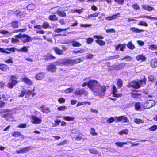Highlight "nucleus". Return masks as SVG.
<instances>
[{"label": "nucleus", "instance_id": "obj_1", "mask_svg": "<svg viewBox=\"0 0 157 157\" xmlns=\"http://www.w3.org/2000/svg\"><path fill=\"white\" fill-rule=\"evenodd\" d=\"M15 112V110L13 109H5L0 110V114H1V116L10 121H13V115Z\"/></svg>", "mask_w": 157, "mask_h": 157}, {"label": "nucleus", "instance_id": "obj_2", "mask_svg": "<svg viewBox=\"0 0 157 157\" xmlns=\"http://www.w3.org/2000/svg\"><path fill=\"white\" fill-rule=\"evenodd\" d=\"M106 90V86H105L100 85L94 92L95 95L102 98L105 95Z\"/></svg>", "mask_w": 157, "mask_h": 157}, {"label": "nucleus", "instance_id": "obj_3", "mask_svg": "<svg viewBox=\"0 0 157 157\" xmlns=\"http://www.w3.org/2000/svg\"><path fill=\"white\" fill-rule=\"evenodd\" d=\"M63 65L67 66L73 65L80 63L81 62V59L78 58L76 59H64L63 60Z\"/></svg>", "mask_w": 157, "mask_h": 157}, {"label": "nucleus", "instance_id": "obj_4", "mask_svg": "<svg viewBox=\"0 0 157 157\" xmlns=\"http://www.w3.org/2000/svg\"><path fill=\"white\" fill-rule=\"evenodd\" d=\"M100 85V84L98 81L90 80L89 81L88 88L94 92Z\"/></svg>", "mask_w": 157, "mask_h": 157}, {"label": "nucleus", "instance_id": "obj_5", "mask_svg": "<svg viewBox=\"0 0 157 157\" xmlns=\"http://www.w3.org/2000/svg\"><path fill=\"white\" fill-rule=\"evenodd\" d=\"M15 37L19 39L21 38V41L24 43H25L32 41V38L28 35L20 33L15 36Z\"/></svg>", "mask_w": 157, "mask_h": 157}, {"label": "nucleus", "instance_id": "obj_6", "mask_svg": "<svg viewBox=\"0 0 157 157\" xmlns=\"http://www.w3.org/2000/svg\"><path fill=\"white\" fill-rule=\"evenodd\" d=\"M93 37L94 38L97 39V40H95V42L100 46H102L105 45V42L101 40V39H103L104 38L103 36L94 35Z\"/></svg>", "mask_w": 157, "mask_h": 157}, {"label": "nucleus", "instance_id": "obj_7", "mask_svg": "<svg viewBox=\"0 0 157 157\" xmlns=\"http://www.w3.org/2000/svg\"><path fill=\"white\" fill-rule=\"evenodd\" d=\"M31 122L34 124H39L42 122L41 117L38 118L37 117L33 116L31 118Z\"/></svg>", "mask_w": 157, "mask_h": 157}, {"label": "nucleus", "instance_id": "obj_8", "mask_svg": "<svg viewBox=\"0 0 157 157\" xmlns=\"http://www.w3.org/2000/svg\"><path fill=\"white\" fill-rule=\"evenodd\" d=\"M56 69V67L53 63H51L49 65H48L46 67V70L47 71L51 72H55Z\"/></svg>", "mask_w": 157, "mask_h": 157}, {"label": "nucleus", "instance_id": "obj_9", "mask_svg": "<svg viewBox=\"0 0 157 157\" xmlns=\"http://www.w3.org/2000/svg\"><path fill=\"white\" fill-rule=\"evenodd\" d=\"M145 104L146 109H147L153 107L155 105V103L154 100H150L147 101L145 102Z\"/></svg>", "mask_w": 157, "mask_h": 157}, {"label": "nucleus", "instance_id": "obj_10", "mask_svg": "<svg viewBox=\"0 0 157 157\" xmlns=\"http://www.w3.org/2000/svg\"><path fill=\"white\" fill-rule=\"evenodd\" d=\"M143 79H141L139 80H138V88L141 86H143L146 84L147 78L144 75L143 76Z\"/></svg>", "mask_w": 157, "mask_h": 157}, {"label": "nucleus", "instance_id": "obj_11", "mask_svg": "<svg viewBox=\"0 0 157 157\" xmlns=\"http://www.w3.org/2000/svg\"><path fill=\"white\" fill-rule=\"evenodd\" d=\"M115 120L117 122L119 121H122L124 123L128 122V120L127 118L124 116L116 117H115Z\"/></svg>", "mask_w": 157, "mask_h": 157}, {"label": "nucleus", "instance_id": "obj_12", "mask_svg": "<svg viewBox=\"0 0 157 157\" xmlns=\"http://www.w3.org/2000/svg\"><path fill=\"white\" fill-rule=\"evenodd\" d=\"M15 48H6V49L0 48V52L3 53L9 54H10V52L7 51H6V50H8L11 52H15Z\"/></svg>", "mask_w": 157, "mask_h": 157}, {"label": "nucleus", "instance_id": "obj_13", "mask_svg": "<svg viewBox=\"0 0 157 157\" xmlns=\"http://www.w3.org/2000/svg\"><path fill=\"white\" fill-rule=\"evenodd\" d=\"M117 92L115 86L114 85L113 86V95L114 97L118 98L122 96V94L120 93H118Z\"/></svg>", "mask_w": 157, "mask_h": 157}, {"label": "nucleus", "instance_id": "obj_14", "mask_svg": "<svg viewBox=\"0 0 157 157\" xmlns=\"http://www.w3.org/2000/svg\"><path fill=\"white\" fill-rule=\"evenodd\" d=\"M128 86L132 87V89L137 90V82L134 81L131 82L128 85Z\"/></svg>", "mask_w": 157, "mask_h": 157}, {"label": "nucleus", "instance_id": "obj_15", "mask_svg": "<svg viewBox=\"0 0 157 157\" xmlns=\"http://www.w3.org/2000/svg\"><path fill=\"white\" fill-rule=\"evenodd\" d=\"M126 45L124 44H120L118 45H115L116 50L123 51L125 48Z\"/></svg>", "mask_w": 157, "mask_h": 157}, {"label": "nucleus", "instance_id": "obj_16", "mask_svg": "<svg viewBox=\"0 0 157 157\" xmlns=\"http://www.w3.org/2000/svg\"><path fill=\"white\" fill-rule=\"evenodd\" d=\"M120 14L118 13L116 14H114L113 16H108L105 17V19L106 20L111 21L113 19H117L119 17Z\"/></svg>", "mask_w": 157, "mask_h": 157}, {"label": "nucleus", "instance_id": "obj_17", "mask_svg": "<svg viewBox=\"0 0 157 157\" xmlns=\"http://www.w3.org/2000/svg\"><path fill=\"white\" fill-rule=\"evenodd\" d=\"M41 111L43 113H48L51 112L49 107H46L44 105H42L40 107Z\"/></svg>", "mask_w": 157, "mask_h": 157}, {"label": "nucleus", "instance_id": "obj_18", "mask_svg": "<svg viewBox=\"0 0 157 157\" xmlns=\"http://www.w3.org/2000/svg\"><path fill=\"white\" fill-rule=\"evenodd\" d=\"M125 66V64L122 63L118 65H114L113 67V69L116 70H119L124 67Z\"/></svg>", "mask_w": 157, "mask_h": 157}, {"label": "nucleus", "instance_id": "obj_19", "mask_svg": "<svg viewBox=\"0 0 157 157\" xmlns=\"http://www.w3.org/2000/svg\"><path fill=\"white\" fill-rule=\"evenodd\" d=\"M21 81L29 85H31L33 82L30 79L27 78H21Z\"/></svg>", "mask_w": 157, "mask_h": 157}, {"label": "nucleus", "instance_id": "obj_20", "mask_svg": "<svg viewBox=\"0 0 157 157\" xmlns=\"http://www.w3.org/2000/svg\"><path fill=\"white\" fill-rule=\"evenodd\" d=\"M55 52L58 55H60L63 54V50L59 49L57 47H54L53 48Z\"/></svg>", "mask_w": 157, "mask_h": 157}, {"label": "nucleus", "instance_id": "obj_21", "mask_svg": "<svg viewBox=\"0 0 157 157\" xmlns=\"http://www.w3.org/2000/svg\"><path fill=\"white\" fill-rule=\"evenodd\" d=\"M0 69L3 71L6 72L9 70V68L7 65L1 63L0 66Z\"/></svg>", "mask_w": 157, "mask_h": 157}, {"label": "nucleus", "instance_id": "obj_22", "mask_svg": "<svg viewBox=\"0 0 157 157\" xmlns=\"http://www.w3.org/2000/svg\"><path fill=\"white\" fill-rule=\"evenodd\" d=\"M69 43H72V45L74 47H78L81 46L82 44L79 42L74 41L73 40H70Z\"/></svg>", "mask_w": 157, "mask_h": 157}, {"label": "nucleus", "instance_id": "obj_23", "mask_svg": "<svg viewBox=\"0 0 157 157\" xmlns=\"http://www.w3.org/2000/svg\"><path fill=\"white\" fill-rule=\"evenodd\" d=\"M150 65L152 68L157 67V60L155 59H152L151 61Z\"/></svg>", "mask_w": 157, "mask_h": 157}, {"label": "nucleus", "instance_id": "obj_24", "mask_svg": "<svg viewBox=\"0 0 157 157\" xmlns=\"http://www.w3.org/2000/svg\"><path fill=\"white\" fill-rule=\"evenodd\" d=\"M146 60V57L145 56L142 54H140L138 55V61H140V62H144Z\"/></svg>", "mask_w": 157, "mask_h": 157}, {"label": "nucleus", "instance_id": "obj_25", "mask_svg": "<svg viewBox=\"0 0 157 157\" xmlns=\"http://www.w3.org/2000/svg\"><path fill=\"white\" fill-rule=\"evenodd\" d=\"M17 79V78L16 76H11L10 78V79L12 82V83H13L14 86L17 84L18 83V82L16 80V79Z\"/></svg>", "mask_w": 157, "mask_h": 157}, {"label": "nucleus", "instance_id": "obj_26", "mask_svg": "<svg viewBox=\"0 0 157 157\" xmlns=\"http://www.w3.org/2000/svg\"><path fill=\"white\" fill-rule=\"evenodd\" d=\"M145 106V103L143 104L138 102V110L141 111L146 109V108Z\"/></svg>", "mask_w": 157, "mask_h": 157}, {"label": "nucleus", "instance_id": "obj_27", "mask_svg": "<svg viewBox=\"0 0 157 157\" xmlns=\"http://www.w3.org/2000/svg\"><path fill=\"white\" fill-rule=\"evenodd\" d=\"M143 7L145 10L151 11L154 10V8L149 6V5H143Z\"/></svg>", "mask_w": 157, "mask_h": 157}, {"label": "nucleus", "instance_id": "obj_28", "mask_svg": "<svg viewBox=\"0 0 157 157\" xmlns=\"http://www.w3.org/2000/svg\"><path fill=\"white\" fill-rule=\"evenodd\" d=\"M44 74L43 73H41L37 75L35 77V78L37 80H41L44 77Z\"/></svg>", "mask_w": 157, "mask_h": 157}, {"label": "nucleus", "instance_id": "obj_29", "mask_svg": "<svg viewBox=\"0 0 157 157\" xmlns=\"http://www.w3.org/2000/svg\"><path fill=\"white\" fill-rule=\"evenodd\" d=\"M12 135L13 136L15 137L21 136L23 139L25 138L24 136L23 135H22L20 132L17 131H15L13 132L12 133Z\"/></svg>", "mask_w": 157, "mask_h": 157}, {"label": "nucleus", "instance_id": "obj_30", "mask_svg": "<svg viewBox=\"0 0 157 157\" xmlns=\"http://www.w3.org/2000/svg\"><path fill=\"white\" fill-rule=\"evenodd\" d=\"M84 92V89L79 90L76 89L74 92L75 94L76 95H81L83 94V92Z\"/></svg>", "mask_w": 157, "mask_h": 157}, {"label": "nucleus", "instance_id": "obj_31", "mask_svg": "<svg viewBox=\"0 0 157 157\" xmlns=\"http://www.w3.org/2000/svg\"><path fill=\"white\" fill-rule=\"evenodd\" d=\"M29 47L28 46H24L21 48L17 49V50L18 52H26L28 51V48Z\"/></svg>", "mask_w": 157, "mask_h": 157}, {"label": "nucleus", "instance_id": "obj_32", "mask_svg": "<svg viewBox=\"0 0 157 157\" xmlns=\"http://www.w3.org/2000/svg\"><path fill=\"white\" fill-rule=\"evenodd\" d=\"M32 146H29L22 149V153L28 152L30 150L32 149Z\"/></svg>", "mask_w": 157, "mask_h": 157}, {"label": "nucleus", "instance_id": "obj_33", "mask_svg": "<svg viewBox=\"0 0 157 157\" xmlns=\"http://www.w3.org/2000/svg\"><path fill=\"white\" fill-rule=\"evenodd\" d=\"M132 97L134 98H136L137 96V90H133L132 89Z\"/></svg>", "mask_w": 157, "mask_h": 157}, {"label": "nucleus", "instance_id": "obj_34", "mask_svg": "<svg viewBox=\"0 0 157 157\" xmlns=\"http://www.w3.org/2000/svg\"><path fill=\"white\" fill-rule=\"evenodd\" d=\"M115 144L117 147H122L124 145L127 144V143L126 142H116Z\"/></svg>", "mask_w": 157, "mask_h": 157}, {"label": "nucleus", "instance_id": "obj_35", "mask_svg": "<svg viewBox=\"0 0 157 157\" xmlns=\"http://www.w3.org/2000/svg\"><path fill=\"white\" fill-rule=\"evenodd\" d=\"M49 19L52 21H56L58 19V17L55 15H50L48 17Z\"/></svg>", "mask_w": 157, "mask_h": 157}, {"label": "nucleus", "instance_id": "obj_36", "mask_svg": "<svg viewBox=\"0 0 157 157\" xmlns=\"http://www.w3.org/2000/svg\"><path fill=\"white\" fill-rule=\"evenodd\" d=\"M64 120L67 121H72L74 120L75 118L73 117H69L68 116H63L62 117Z\"/></svg>", "mask_w": 157, "mask_h": 157}, {"label": "nucleus", "instance_id": "obj_37", "mask_svg": "<svg viewBox=\"0 0 157 157\" xmlns=\"http://www.w3.org/2000/svg\"><path fill=\"white\" fill-rule=\"evenodd\" d=\"M148 79L149 82H153L155 80L156 78L153 75H151L148 76Z\"/></svg>", "mask_w": 157, "mask_h": 157}, {"label": "nucleus", "instance_id": "obj_38", "mask_svg": "<svg viewBox=\"0 0 157 157\" xmlns=\"http://www.w3.org/2000/svg\"><path fill=\"white\" fill-rule=\"evenodd\" d=\"M128 129H125L119 131L118 134L121 135H122L123 134L127 135L128 134Z\"/></svg>", "mask_w": 157, "mask_h": 157}, {"label": "nucleus", "instance_id": "obj_39", "mask_svg": "<svg viewBox=\"0 0 157 157\" xmlns=\"http://www.w3.org/2000/svg\"><path fill=\"white\" fill-rule=\"evenodd\" d=\"M69 29V28L63 29H61L59 28H57L55 29V30L54 31V32H55L59 33L62 31L67 30Z\"/></svg>", "mask_w": 157, "mask_h": 157}, {"label": "nucleus", "instance_id": "obj_40", "mask_svg": "<svg viewBox=\"0 0 157 157\" xmlns=\"http://www.w3.org/2000/svg\"><path fill=\"white\" fill-rule=\"evenodd\" d=\"M55 58V56H52V55L50 54H48L47 57H46L45 56L44 59L47 60H50L54 59Z\"/></svg>", "mask_w": 157, "mask_h": 157}, {"label": "nucleus", "instance_id": "obj_41", "mask_svg": "<svg viewBox=\"0 0 157 157\" xmlns=\"http://www.w3.org/2000/svg\"><path fill=\"white\" fill-rule=\"evenodd\" d=\"M35 6L34 4H30L27 7V9L29 10H33L35 8Z\"/></svg>", "mask_w": 157, "mask_h": 157}, {"label": "nucleus", "instance_id": "obj_42", "mask_svg": "<svg viewBox=\"0 0 157 157\" xmlns=\"http://www.w3.org/2000/svg\"><path fill=\"white\" fill-rule=\"evenodd\" d=\"M19 39L18 37L14 36V38H12L11 39V42L13 43H18L20 42L19 40L18 39Z\"/></svg>", "mask_w": 157, "mask_h": 157}, {"label": "nucleus", "instance_id": "obj_43", "mask_svg": "<svg viewBox=\"0 0 157 157\" xmlns=\"http://www.w3.org/2000/svg\"><path fill=\"white\" fill-rule=\"evenodd\" d=\"M26 89H23V90L21 91V93L19 95L18 97H23L25 94H26Z\"/></svg>", "mask_w": 157, "mask_h": 157}, {"label": "nucleus", "instance_id": "obj_44", "mask_svg": "<svg viewBox=\"0 0 157 157\" xmlns=\"http://www.w3.org/2000/svg\"><path fill=\"white\" fill-rule=\"evenodd\" d=\"M42 26V28L46 29L50 27L49 24L47 22H44Z\"/></svg>", "mask_w": 157, "mask_h": 157}, {"label": "nucleus", "instance_id": "obj_45", "mask_svg": "<svg viewBox=\"0 0 157 157\" xmlns=\"http://www.w3.org/2000/svg\"><path fill=\"white\" fill-rule=\"evenodd\" d=\"M138 25L140 26H144L147 27L148 25V24L145 21H140L139 22Z\"/></svg>", "mask_w": 157, "mask_h": 157}, {"label": "nucleus", "instance_id": "obj_46", "mask_svg": "<svg viewBox=\"0 0 157 157\" xmlns=\"http://www.w3.org/2000/svg\"><path fill=\"white\" fill-rule=\"evenodd\" d=\"M18 25V23L17 21H14L12 23V26L13 28H17Z\"/></svg>", "mask_w": 157, "mask_h": 157}, {"label": "nucleus", "instance_id": "obj_47", "mask_svg": "<svg viewBox=\"0 0 157 157\" xmlns=\"http://www.w3.org/2000/svg\"><path fill=\"white\" fill-rule=\"evenodd\" d=\"M57 13L58 15L60 16L65 17L66 16V14L65 13L62 11H59L58 10L57 11Z\"/></svg>", "mask_w": 157, "mask_h": 157}, {"label": "nucleus", "instance_id": "obj_48", "mask_svg": "<svg viewBox=\"0 0 157 157\" xmlns=\"http://www.w3.org/2000/svg\"><path fill=\"white\" fill-rule=\"evenodd\" d=\"M149 48L152 50H157V46L155 44H152L149 46Z\"/></svg>", "mask_w": 157, "mask_h": 157}, {"label": "nucleus", "instance_id": "obj_49", "mask_svg": "<svg viewBox=\"0 0 157 157\" xmlns=\"http://www.w3.org/2000/svg\"><path fill=\"white\" fill-rule=\"evenodd\" d=\"M84 9L82 8L81 9H77L76 10H72V12L73 13H76L79 14L82 12V11Z\"/></svg>", "mask_w": 157, "mask_h": 157}, {"label": "nucleus", "instance_id": "obj_50", "mask_svg": "<svg viewBox=\"0 0 157 157\" xmlns=\"http://www.w3.org/2000/svg\"><path fill=\"white\" fill-rule=\"evenodd\" d=\"M127 46L129 48L131 49H133L135 48L134 45L131 42H129Z\"/></svg>", "mask_w": 157, "mask_h": 157}, {"label": "nucleus", "instance_id": "obj_51", "mask_svg": "<svg viewBox=\"0 0 157 157\" xmlns=\"http://www.w3.org/2000/svg\"><path fill=\"white\" fill-rule=\"evenodd\" d=\"M58 102L60 104L64 103L65 102V99L63 98H60L58 100Z\"/></svg>", "mask_w": 157, "mask_h": 157}, {"label": "nucleus", "instance_id": "obj_52", "mask_svg": "<svg viewBox=\"0 0 157 157\" xmlns=\"http://www.w3.org/2000/svg\"><path fill=\"white\" fill-rule=\"evenodd\" d=\"M157 129V125H154L149 128V130L152 131H154Z\"/></svg>", "mask_w": 157, "mask_h": 157}, {"label": "nucleus", "instance_id": "obj_53", "mask_svg": "<svg viewBox=\"0 0 157 157\" xmlns=\"http://www.w3.org/2000/svg\"><path fill=\"white\" fill-rule=\"evenodd\" d=\"M74 90V89L72 88H70L66 89L64 91L65 93L68 94L70 93L73 92Z\"/></svg>", "mask_w": 157, "mask_h": 157}, {"label": "nucleus", "instance_id": "obj_54", "mask_svg": "<svg viewBox=\"0 0 157 157\" xmlns=\"http://www.w3.org/2000/svg\"><path fill=\"white\" fill-rule=\"evenodd\" d=\"M66 109L67 107L64 106H61L57 108V110L59 111H63L65 110Z\"/></svg>", "mask_w": 157, "mask_h": 157}, {"label": "nucleus", "instance_id": "obj_55", "mask_svg": "<svg viewBox=\"0 0 157 157\" xmlns=\"http://www.w3.org/2000/svg\"><path fill=\"white\" fill-rule=\"evenodd\" d=\"M90 133L93 136H96L98 134L97 133L95 132V129L93 128H91Z\"/></svg>", "mask_w": 157, "mask_h": 157}, {"label": "nucleus", "instance_id": "obj_56", "mask_svg": "<svg viewBox=\"0 0 157 157\" xmlns=\"http://www.w3.org/2000/svg\"><path fill=\"white\" fill-rule=\"evenodd\" d=\"M117 84L119 88L121 87L122 85V80L121 79H118L117 82Z\"/></svg>", "mask_w": 157, "mask_h": 157}, {"label": "nucleus", "instance_id": "obj_57", "mask_svg": "<svg viewBox=\"0 0 157 157\" xmlns=\"http://www.w3.org/2000/svg\"><path fill=\"white\" fill-rule=\"evenodd\" d=\"M87 43L88 44H91L94 41V39L93 38H89L86 39Z\"/></svg>", "mask_w": 157, "mask_h": 157}, {"label": "nucleus", "instance_id": "obj_58", "mask_svg": "<svg viewBox=\"0 0 157 157\" xmlns=\"http://www.w3.org/2000/svg\"><path fill=\"white\" fill-rule=\"evenodd\" d=\"M92 25L91 24H81L80 25V27L84 28L90 27L92 26Z\"/></svg>", "mask_w": 157, "mask_h": 157}, {"label": "nucleus", "instance_id": "obj_59", "mask_svg": "<svg viewBox=\"0 0 157 157\" xmlns=\"http://www.w3.org/2000/svg\"><path fill=\"white\" fill-rule=\"evenodd\" d=\"M132 59V58L129 56L125 57L123 58H122L121 60H125L126 61H131Z\"/></svg>", "mask_w": 157, "mask_h": 157}, {"label": "nucleus", "instance_id": "obj_60", "mask_svg": "<svg viewBox=\"0 0 157 157\" xmlns=\"http://www.w3.org/2000/svg\"><path fill=\"white\" fill-rule=\"evenodd\" d=\"M143 17L148 19H155L157 20V17H152L150 16H144Z\"/></svg>", "mask_w": 157, "mask_h": 157}, {"label": "nucleus", "instance_id": "obj_61", "mask_svg": "<svg viewBox=\"0 0 157 157\" xmlns=\"http://www.w3.org/2000/svg\"><path fill=\"white\" fill-rule=\"evenodd\" d=\"M85 52V50L83 49H80L77 51H74L73 52L75 54H77L78 53H83Z\"/></svg>", "mask_w": 157, "mask_h": 157}, {"label": "nucleus", "instance_id": "obj_62", "mask_svg": "<svg viewBox=\"0 0 157 157\" xmlns=\"http://www.w3.org/2000/svg\"><path fill=\"white\" fill-rule=\"evenodd\" d=\"M114 0L118 4H120V5H123L124 2V0Z\"/></svg>", "mask_w": 157, "mask_h": 157}, {"label": "nucleus", "instance_id": "obj_63", "mask_svg": "<svg viewBox=\"0 0 157 157\" xmlns=\"http://www.w3.org/2000/svg\"><path fill=\"white\" fill-rule=\"evenodd\" d=\"M94 57V55L92 54L87 53L86 54V59H92Z\"/></svg>", "mask_w": 157, "mask_h": 157}, {"label": "nucleus", "instance_id": "obj_64", "mask_svg": "<svg viewBox=\"0 0 157 157\" xmlns=\"http://www.w3.org/2000/svg\"><path fill=\"white\" fill-rule=\"evenodd\" d=\"M114 121V119L113 117H111L107 121V122L109 123H111L113 122Z\"/></svg>", "mask_w": 157, "mask_h": 157}]
</instances>
